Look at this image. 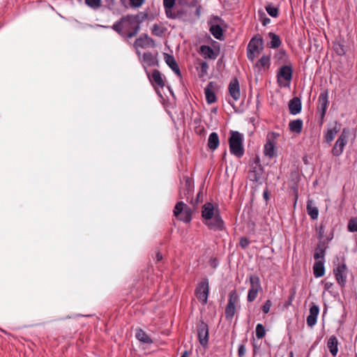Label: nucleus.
Listing matches in <instances>:
<instances>
[{
  "mask_svg": "<svg viewBox=\"0 0 357 357\" xmlns=\"http://www.w3.org/2000/svg\"><path fill=\"white\" fill-rule=\"evenodd\" d=\"M202 215L204 220V224L209 229L214 230H220L223 227V221L220 218L218 211L215 210L211 203H206L202 207Z\"/></svg>",
  "mask_w": 357,
  "mask_h": 357,
  "instance_id": "obj_1",
  "label": "nucleus"
},
{
  "mask_svg": "<svg viewBox=\"0 0 357 357\" xmlns=\"http://www.w3.org/2000/svg\"><path fill=\"white\" fill-rule=\"evenodd\" d=\"M138 19L136 16L123 17L113 25V29L121 33L126 34L128 38L135 36L139 30Z\"/></svg>",
  "mask_w": 357,
  "mask_h": 357,
  "instance_id": "obj_2",
  "label": "nucleus"
},
{
  "mask_svg": "<svg viewBox=\"0 0 357 357\" xmlns=\"http://www.w3.org/2000/svg\"><path fill=\"white\" fill-rule=\"evenodd\" d=\"M243 135L237 131H232L229 140L230 152L238 158L243 156L244 150L243 147Z\"/></svg>",
  "mask_w": 357,
  "mask_h": 357,
  "instance_id": "obj_3",
  "label": "nucleus"
},
{
  "mask_svg": "<svg viewBox=\"0 0 357 357\" xmlns=\"http://www.w3.org/2000/svg\"><path fill=\"white\" fill-rule=\"evenodd\" d=\"M192 211L183 202H178L174 209V216L184 222H190L192 220Z\"/></svg>",
  "mask_w": 357,
  "mask_h": 357,
  "instance_id": "obj_4",
  "label": "nucleus"
},
{
  "mask_svg": "<svg viewBox=\"0 0 357 357\" xmlns=\"http://www.w3.org/2000/svg\"><path fill=\"white\" fill-rule=\"evenodd\" d=\"M263 49V40L261 37H255L249 43L248 46V58L254 59L260 54Z\"/></svg>",
  "mask_w": 357,
  "mask_h": 357,
  "instance_id": "obj_5",
  "label": "nucleus"
},
{
  "mask_svg": "<svg viewBox=\"0 0 357 357\" xmlns=\"http://www.w3.org/2000/svg\"><path fill=\"white\" fill-rule=\"evenodd\" d=\"M238 300V295L236 291L235 290L231 291L229 293L228 303L225 308V317L227 319H231L234 316Z\"/></svg>",
  "mask_w": 357,
  "mask_h": 357,
  "instance_id": "obj_6",
  "label": "nucleus"
},
{
  "mask_svg": "<svg viewBox=\"0 0 357 357\" xmlns=\"http://www.w3.org/2000/svg\"><path fill=\"white\" fill-rule=\"evenodd\" d=\"M349 131L347 128H344L342 131L341 135L337 139L335 145L332 149V153L335 156L340 155L344 149L345 145L347 143Z\"/></svg>",
  "mask_w": 357,
  "mask_h": 357,
  "instance_id": "obj_7",
  "label": "nucleus"
},
{
  "mask_svg": "<svg viewBox=\"0 0 357 357\" xmlns=\"http://www.w3.org/2000/svg\"><path fill=\"white\" fill-rule=\"evenodd\" d=\"M250 288L248 291V301L249 302L254 301L258 293L261 291L259 278L257 275H252L250 276Z\"/></svg>",
  "mask_w": 357,
  "mask_h": 357,
  "instance_id": "obj_8",
  "label": "nucleus"
},
{
  "mask_svg": "<svg viewBox=\"0 0 357 357\" xmlns=\"http://www.w3.org/2000/svg\"><path fill=\"white\" fill-rule=\"evenodd\" d=\"M209 294V285L208 280L205 279L200 282L198 284L195 294L197 299L203 304L205 305L207 303L208 296Z\"/></svg>",
  "mask_w": 357,
  "mask_h": 357,
  "instance_id": "obj_9",
  "label": "nucleus"
},
{
  "mask_svg": "<svg viewBox=\"0 0 357 357\" xmlns=\"http://www.w3.org/2000/svg\"><path fill=\"white\" fill-rule=\"evenodd\" d=\"M278 82L281 86L288 85L292 78V69L289 66L281 67L278 73Z\"/></svg>",
  "mask_w": 357,
  "mask_h": 357,
  "instance_id": "obj_10",
  "label": "nucleus"
},
{
  "mask_svg": "<svg viewBox=\"0 0 357 357\" xmlns=\"http://www.w3.org/2000/svg\"><path fill=\"white\" fill-rule=\"evenodd\" d=\"M333 273L337 283L344 287L347 278V267L344 263L338 264L333 268Z\"/></svg>",
  "mask_w": 357,
  "mask_h": 357,
  "instance_id": "obj_11",
  "label": "nucleus"
},
{
  "mask_svg": "<svg viewBox=\"0 0 357 357\" xmlns=\"http://www.w3.org/2000/svg\"><path fill=\"white\" fill-rule=\"evenodd\" d=\"M278 134L275 132H269L267 135L266 143L264 145V155L268 158H273L275 155V144Z\"/></svg>",
  "mask_w": 357,
  "mask_h": 357,
  "instance_id": "obj_12",
  "label": "nucleus"
},
{
  "mask_svg": "<svg viewBox=\"0 0 357 357\" xmlns=\"http://www.w3.org/2000/svg\"><path fill=\"white\" fill-rule=\"evenodd\" d=\"M221 22V20L216 17H214L213 21L211 22L210 31L212 35L217 39L221 40L222 37V29L219 24Z\"/></svg>",
  "mask_w": 357,
  "mask_h": 357,
  "instance_id": "obj_13",
  "label": "nucleus"
},
{
  "mask_svg": "<svg viewBox=\"0 0 357 357\" xmlns=\"http://www.w3.org/2000/svg\"><path fill=\"white\" fill-rule=\"evenodd\" d=\"M228 90L229 92L230 96L232 97V98L237 101L240 99L241 97V90H240V86L238 81L237 79H233L228 86Z\"/></svg>",
  "mask_w": 357,
  "mask_h": 357,
  "instance_id": "obj_14",
  "label": "nucleus"
},
{
  "mask_svg": "<svg viewBox=\"0 0 357 357\" xmlns=\"http://www.w3.org/2000/svg\"><path fill=\"white\" fill-rule=\"evenodd\" d=\"M198 337L202 345L205 347L208 340V330L206 324L202 323L198 328Z\"/></svg>",
  "mask_w": 357,
  "mask_h": 357,
  "instance_id": "obj_15",
  "label": "nucleus"
},
{
  "mask_svg": "<svg viewBox=\"0 0 357 357\" xmlns=\"http://www.w3.org/2000/svg\"><path fill=\"white\" fill-rule=\"evenodd\" d=\"M319 109H321V116L324 118L328 105V92L324 91L320 93L319 98Z\"/></svg>",
  "mask_w": 357,
  "mask_h": 357,
  "instance_id": "obj_16",
  "label": "nucleus"
},
{
  "mask_svg": "<svg viewBox=\"0 0 357 357\" xmlns=\"http://www.w3.org/2000/svg\"><path fill=\"white\" fill-rule=\"evenodd\" d=\"M319 312V308L316 305H312L310 308V314L307 317V324L312 327L317 323V316Z\"/></svg>",
  "mask_w": 357,
  "mask_h": 357,
  "instance_id": "obj_17",
  "label": "nucleus"
},
{
  "mask_svg": "<svg viewBox=\"0 0 357 357\" xmlns=\"http://www.w3.org/2000/svg\"><path fill=\"white\" fill-rule=\"evenodd\" d=\"M153 46H154L153 40L147 36H141L140 38H137L135 43V47L136 48H146Z\"/></svg>",
  "mask_w": 357,
  "mask_h": 357,
  "instance_id": "obj_18",
  "label": "nucleus"
},
{
  "mask_svg": "<svg viewBox=\"0 0 357 357\" xmlns=\"http://www.w3.org/2000/svg\"><path fill=\"white\" fill-rule=\"evenodd\" d=\"M206 100L208 104L216 101V96L214 92V83L210 82L204 89Z\"/></svg>",
  "mask_w": 357,
  "mask_h": 357,
  "instance_id": "obj_19",
  "label": "nucleus"
},
{
  "mask_svg": "<svg viewBox=\"0 0 357 357\" xmlns=\"http://www.w3.org/2000/svg\"><path fill=\"white\" fill-rule=\"evenodd\" d=\"M164 59L166 63L172 68V70L178 76L181 75L180 70L173 56L164 53Z\"/></svg>",
  "mask_w": 357,
  "mask_h": 357,
  "instance_id": "obj_20",
  "label": "nucleus"
},
{
  "mask_svg": "<svg viewBox=\"0 0 357 357\" xmlns=\"http://www.w3.org/2000/svg\"><path fill=\"white\" fill-rule=\"evenodd\" d=\"M289 109L291 114H297L301 110V102L300 98L295 97L289 102Z\"/></svg>",
  "mask_w": 357,
  "mask_h": 357,
  "instance_id": "obj_21",
  "label": "nucleus"
},
{
  "mask_svg": "<svg viewBox=\"0 0 357 357\" xmlns=\"http://www.w3.org/2000/svg\"><path fill=\"white\" fill-rule=\"evenodd\" d=\"M313 273L315 278H321L324 275V260H319L315 261L313 266Z\"/></svg>",
  "mask_w": 357,
  "mask_h": 357,
  "instance_id": "obj_22",
  "label": "nucleus"
},
{
  "mask_svg": "<svg viewBox=\"0 0 357 357\" xmlns=\"http://www.w3.org/2000/svg\"><path fill=\"white\" fill-rule=\"evenodd\" d=\"M200 51L205 59H215L218 54V52H215L211 47L207 45H202Z\"/></svg>",
  "mask_w": 357,
  "mask_h": 357,
  "instance_id": "obj_23",
  "label": "nucleus"
},
{
  "mask_svg": "<svg viewBox=\"0 0 357 357\" xmlns=\"http://www.w3.org/2000/svg\"><path fill=\"white\" fill-rule=\"evenodd\" d=\"M142 62L145 67L153 66L158 63L156 58L151 52H146L144 54Z\"/></svg>",
  "mask_w": 357,
  "mask_h": 357,
  "instance_id": "obj_24",
  "label": "nucleus"
},
{
  "mask_svg": "<svg viewBox=\"0 0 357 357\" xmlns=\"http://www.w3.org/2000/svg\"><path fill=\"white\" fill-rule=\"evenodd\" d=\"M340 131V125L335 123V125L332 128H328L325 134V141L327 143H331L335 138L336 134Z\"/></svg>",
  "mask_w": 357,
  "mask_h": 357,
  "instance_id": "obj_25",
  "label": "nucleus"
},
{
  "mask_svg": "<svg viewBox=\"0 0 357 357\" xmlns=\"http://www.w3.org/2000/svg\"><path fill=\"white\" fill-rule=\"evenodd\" d=\"M175 4V0H163V5L165 8V13L169 18H175L176 14L172 11Z\"/></svg>",
  "mask_w": 357,
  "mask_h": 357,
  "instance_id": "obj_26",
  "label": "nucleus"
},
{
  "mask_svg": "<svg viewBox=\"0 0 357 357\" xmlns=\"http://www.w3.org/2000/svg\"><path fill=\"white\" fill-rule=\"evenodd\" d=\"M220 144L219 137L216 132L210 134L208 139V146L210 149L215 150Z\"/></svg>",
  "mask_w": 357,
  "mask_h": 357,
  "instance_id": "obj_27",
  "label": "nucleus"
},
{
  "mask_svg": "<svg viewBox=\"0 0 357 357\" xmlns=\"http://www.w3.org/2000/svg\"><path fill=\"white\" fill-rule=\"evenodd\" d=\"M337 339L335 336H331L327 342V347L333 356H336L338 351Z\"/></svg>",
  "mask_w": 357,
  "mask_h": 357,
  "instance_id": "obj_28",
  "label": "nucleus"
},
{
  "mask_svg": "<svg viewBox=\"0 0 357 357\" xmlns=\"http://www.w3.org/2000/svg\"><path fill=\"white\" fill-rule=\"evenodd\" d=\"M135 336L142 343L151 344L153 342L152 339L142 329L137 330Z\"/></svg>",
  "mask_w": 357,
  "mask_h": 357,
  "instance_id": "obj_29",
  "label": "nucleus"
},
{
  "mask_svg": "<svg viewBox=\"0 0 357 357\" xmlns=\"http://www.w3.org/2000/svg\"><path fill=\"white\" fill-rule=\"evenodd\" d=\"M325 249L324 244L319 243L317 245L314 253V258L316 261L324 260Z\"/></svg>",
  "mask_w": 357,
  "mask_h": 357,
  "instance_id": "obj_30",
  "label": "nucleus"
},
{
  "mask_svg": "<svg viewBox=\"0 0 357 357\" xmlns=\"http://www.w3.org/2000/svg\"><path fill=\"white\" fill-rule=\"evenodd\" d=\"M307 211L312 219L315 220L318 217V208L313 204L312 201H308L307 204Z\"/></svg>",
  "mask_w": 357,
  "mask_h": 357,
  "instance_id": "obj_31",
  "label": "nucleus"
},
{
  "mask_svg": "<svg viewBox=\"0 0 357 357\" xmlns=\"http://www.w3.org/2000/svg\"><path fill=\"white\" fill-rule=\"evenodd\" d=\"M289 126L291 132L300 133L303 128V121L301 119L292 121L289 123Z\"/></svg>",
  "mask_w": 357,
  "mask_h": 357,
  "instance_id": "obj_32",
  "label": "nucleus"
},
{
  "mask_svg": "<svg viewBox=\"0 0 357 357\" xmlns=\"http://www.w3.org/2000/svg\"><path fill=\"white\" fill-rule=\"evenodd\" d=\"M270 56H263L257 63L256 66L260 70H267L270 66Z\"/></svg>",
  "mask_w": 357,
  "mask_h": 357,
  "instance_id": "obj_33",
  "label": "nucleus"
},
{
  "mask_svg": "<svg viewBox=\"0 0 357 357\" xmlns=\"http://www.w3.org/2000/svg\"><path fill=\"white\" fill-rule=\"evenodd\" d=\"M151 80L160 87H163L165 86V83L161 77V75L157 70L153 71Z\"/></svg>",
  "mask_w": 357,
  "mask_h": 357,
  "instance_id": "obj_34",
  "label": "nucleus"
},
{
  "mask_svg": "<svg viewBox=\"0 0 357 357\" xmlns=\"http://www.w3.org/2000/svg\"><path fill=\"white\" fill-rule=\"evenodd\" d=\"M268 37L271 40L270 47L271 48H277L280 45L281 41L280 37L278 35H276L274 33L270 32L268 33Z\"/></svg>",
  "mask_w": 357,
  "mask_h": 357,
  "instance_id": "obj_35",
  "label": "nucleus"
},
{
  "mask_svg": "<svg viewBox=\"0 0 357 357\" xmlns=\"http://www.w3.org/2000/svg\"><path fill=\"white\" fill-rule=\"evenodd\" d=\"M266 335V330L261 324H258L256 326V336L258 339L263 338Z\"/></svg>",
  "mask_w": 357,
  "mask_h": 357,
  "instance_id": "obj_36",
  "label": "nucleus"
},
{
  "mask_svg": "<svg viewBox=\"0 0 357 357\" xmlns=\"http://www.w3.org/2000/svg\"><path fill=\"white\" fill-rule=\"evenodd\" d=\"M266 10L273 17H276L278 15V8L268 4L266 6Z\"/></svg>",
  "mask_w": 357,
  "mask_h": 357,
  "instance_id": "obj_37",
  "label": "nucleus"
},
{
  "mask_svg": "<svg viewBox=\"0 0 357 357\" xmlns=\"http://www.w3.org/2000/svg\"><path fill=\"white\" fill-rule=\"evenodd\" d=\"M333 49L335 51V52L339 55H343L346 52L344 45H342L340 43H334Z\"/></svg>",
  "mask_w": 357,
  "mask_h": 357,
  "instance_id": "obj_38",
  "label": "nucleus"
},
{
  "mask_svg": "<svg viewBox=\"0 0 357 357\" xmlns=\"http://www.w3.org/2000/svg\"><path fill=\"white\" fill-rule=\"evenodd\" d=\"M123 4L126 2V0H120ZM144 0H130V5L134 7H139L141 6Z\"/></svg>",
  "mask_w": 357,
  "mask_h": 357,
  "instance_id": "obj_39",
  "label": "nucleus"
},
{
  "mask_svg": "<svg viewBox=\"0 0 357 357\" xmlns=\"http://www.w3.org/2000/svg\"><path fill=\"white\" fill-rule=\"evenodd\" d=\"M348 229L351 231H357V219L351 220L349 221Z\"/></svg>",
  "mask_w": 357,
  "mask_h": 357,
  "instance_id": "obj_40",
  "label": "nucleus"
},
{
  "mask_svg": "<svg viewBox=\"0 0 357 357\" xmlns=\"http://www.w3.org/2000/svg\"><path fill=\"white\" fill-rule=\"evenodd\" d=\"M200 68H201L200 76L202 77L207 73L208 66L207 63L202 62L200 63Z\"/></svg>",
  "mask_w": 357,
  "mask_h": 357,
  "instance_id": "obj_41",
  "label": "nucleus"
},
{
  "mask_svg": "<svg viewBox=\"0 0 357 357\" xmlns=\"http://www.w3.org/2000/svg\"><path fill=\"white\" fill-rule=\"evenodd\" d=\"M272 306V302L270 300L266 301L264 305L262 306V310L265 314L269 312L270 309Z\"/></svg>",
  "mask_w": 357,
  "mask_h": 357,
  "instance_id": "obj_42",
  "label": "nucleus"
},
{
  "mask_svg": "<svg viewBox=\"0 0 357 357\" xmlns=\"http://www.w3.org/2000/svg\"><path fill=\"white\" fill-rule=\"evenodd\" d=\"M102 6V0H91V8L97 9Z\"/></svg>",
  "mask_w": 357,
  "mask_h": 357,
  "instance_id": "obj_43",
  "label": "nucleus"
},
{
  "mask_svg": "<svg viewBox=\"0 0 357 357\" xmlns=\"http://www.w3.org/2000/svg\"><path fill=\"white\" fill-rule=\"evenodd\" d=\"M259 13L260 14L261 17L262 18L261 21H262V24H263L264 26H266V24L270 23V22H271L270 19H268V17H266L265 16V13H264L259 11Z\"/></svg>",
  "mask_w": 357,
  "mask_h": 357,
  "instance_id": "obj_44",
  "label": "nucleus"
},
{
  "mask_svg": "<svg viewBox=\"0 0 357 357\" xmlns=\"http://www.w3.org/2000/svg\"><path fill=\"white\" fill-rule=\"evenodd\" d=\"M246 349L243 344H241L238 349V354L239 357H243L245 354Z\"/></svg>",
  "mask_w": 357,
  "mask_h": 357,
  "instance_id": "obj_45",
  "label": "nucleus"
},
{
  "mask_svg": "<svg viewBox=\"0 0 357 357\" xmlns=\"http://www.w3.org/2000/svg\"><path fill=\"white\" fill-rule=\"evenodd\" d=\"M239 243L243 248H245L248 246L250 242L246 238H241Z\"/></svg>",
  "mask_w": 357,
  "mask_h": 357,
  "instance_id": "obj_46",
  "label": "nucleus"
},
{
  "mask_svg": "<svg viewBox=\"0 0 357 357\" xmlns=\"http://www.w3.org/2000/svg\"><path fill=\"white\" fill-rule=\"evenodd\" d=\"M201 0H188L186 1L187 3H188L191 6H199V2Z\"/></svg>",
  "mask_w": 357,
  "mask_h": 357,
  "instance_id": "obj_47",
  "label": "nucleus"
},
{
  "mask_svg": "<svg viewBox=\"0 0 357 357\" xmlns=\"http://www.w3.org/2000/svg\"><path fill=\"white\" fill-rule=\"evenodd\" d=\"M324 229L323 227H321L319 231V238L322 239L324 237Z\"/></svg>",
  "mask_w": 357,
  "mask_h": 357,
  "instance_id": "obj_48",
  "label": "nucleus"
},
{
  "mask_svg": "<svg viewBox=\"0 0 357 357\" xmlns=\"http://www.w3.org/2000/svg\"><path fill=\"white\" fill-rule=\"evenodd\" d=\"M162 259V254L160 252H157L155 254V259L157 261H161Z\"/></svg>",
  "mask_w": 357,
  "mask_h": 357,
  "instance_id": "obj_49",
  "label": "nucleus"
},
{
  "mask_svg": "<svg viewBox=\"0 0 357 357\" xmlns=\"http://www.w3.org/2000/svg\"><path fill=\"white\" fill-rule=\"evenodd\" d=\"M105 1L109 6H112L114 4V0H105Z\"/></svg>",
  "mask_w": 357,
  "mask_h": 357,
  "instance_id": "obj_50",
  "label": "nucleus"
},
{
  "mask_svg": "<svg viewBox=\"0 0 357 357\" xmlns=\"http://www.w3.org/2000/svg\"><path fill=\"white\" fill-rule=\"evenodd\" d=\"M333 284L331 283V282H326L325 284V289H329L331 287H332Z\"/></svg>",
  "mask_w": 357,
  "mask_h": 357,
  "instance_id": "obj_51",
  "label": "nucleus"
},
{
  "mask_svg": "<svg viewBox=\"0 0 357 357\" xmlns=\"http://www.w3.org/2000/svg\"><path fill=\"white\" fill-rule=\"evenodd\" d=\"M264 197L266 199H268V192L267 190H265L264 192Z\"/></svg>",
  "mask_w": 357,
  "mask_h": 357,
  "instance_id": "obj_52",
  "label": "nucleus"
},
{
  "mask_svg": "<svg viewBox=\"0 0 357 357\" xmlns=\"http://www.w3.org/2000/svg\"><path fill=\"white\" fill-rule=\"evenodd\" d=\"M181 357H189V353L187 351H185L182 354Z\"/></svg>",
  "mask_w": 357,
  "mask_h": 357,
  "instance_id": "obj_53",
  "label": "nucleus"
},
{
  "mask_svg": "<svg viewBox=\"0 0 357 357\" xmlns=\"http://www.w3.org/2000/svg\"><path fill=\"white\" fill-rule=\"evenodd\" d=\"M200 8H201V6H197V8L196 13H197V15H199V13H200Z\"/></svg>",
  "mask_w": 357,
  "mask_h": 357,
  "instance_id": "obj_54",
  "label": "nucleus"
},
{
  "mask_svg": "<svg viewBox=\"0 0 357 357\" xmlns=\"http://www.w3.org/2000/svg\"><path fill=\"white\" fill-rule=\"evenodd\" d=\"M186 184L188 185L189 188L190 187L191 181L188 178H186Z\"/></svg>",
  "mask_w": 357,
  "mask_h": 357,
  "instance_id": "obj_55",
  "label": "nucleus"
},
{
  "mask_svg": "<svg viewBox=\"0 0 357 357\" xmlns=\"http://www.w3.org/2000/svg\"><path fill=\"white\" fill-rule=\"evenodd\" d=\"M89 2H90V0H85L86 5L89 6Z\"/></svg>",
  "mask_w": 357,
  "mask_h": 357,
  "instance_id": "obj_56",
  "label": "nucleus"
},
{
  "mask_svg": "<svg viewBox=\"0 0 357 357\" xmlns=\"http://www.w3.org/2000/svg\"><path fill=\"white\" fill-rule=\"evenodd\" d=\"M289 356H290V357H294V354H293V352H292V351H291V352L289 353Z\"/></svg>",
  "mask_w": 357,
  "mask_h": 357,
  "instance_id": "obj_57",
  "label": "nucleus"
},
{
  "mask_svg": "<svg viewBox=\"0 0 357 357\" xmlns=\"http://www.w3.org/2000/svg\"><path fill=\"white\" fill-rule=\"evenodd\" d=\"M188 0H185V1H187Z\"/></svg>",
  "mask_w": 357,
  "mask_h": 357,
  "instance_id": "obj_58",
  "label": "nucleus"
}]
</instances>
